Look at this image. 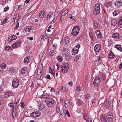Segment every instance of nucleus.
I'll list each match as a JSON object with an SVG mask.
<instances>
[{"label": "nucleus", "instance_id": "1", "mask_svg": "<svg viewBox=\"0 0 122 122\" xmlns=\"http://www.w3.org/2000/svg\"><path fill=\"white\" fill-rule=\"evenodd\" d=\"M79 27L78 26H74L73 28L71 33V36L73 37L76 36L79 33Z\"/></svg>", "mask_w": 122, "mask_h": 122}, {"label": "nucleus", "instance_id": "2", "mask_svg": "<svg viewBox=\"0 0 122 122\" xmlns=\"http://www.w3.org/2000/svg\"><path fill=\"white\" fill-rule=\"evenodd\" d=\"M100 6L98 3H97L94 7L93 12L94 15H97L98 14L100 13Z\"/></svg>", "mask_w": 122, "mask_h": 122}, {"label": "nucleus", "instance_id": "3", "mask_svg": "<svg viewBox=\"0 0 122 122\" xmlns=\"http://www.w3.org/2000/svg\"><path fill=\"white\" fill-rule=\"evenodd\" d=\"M48 100L46 101V103L48 106L51 107L55 103L54 100L52 98H49Z\"/></svg>", "mask_w": 122, "mask_h": 122}, {"label": "nucleus", "instance_id": "4", "mask_svg": "<svg viewBox=\"0 0 122 122\" xmlns=\"http://www.w3.org/2000/svg\"><path fill=\"white\" fill-rule=\"evenodd\" d=\"M100 82L101 80L99 77L97 76L94 80L93 85L95 86H97L99 85Z\"/></svg>", "mask_w": 122, "mask_h": 122}, {"label": "nucleus", "instance_id": "5", "mask_svg": "<svg viewBox=\"0 0 122 122\" xmlns=\"http://www.w3.org/2000/svg\"><path fill=\"white\" fill-rule=\"evenodd\" d=\"M80 47V45L78 44L75 46L73 49L72 53V55H74L75 54H77L78 52V49Z\"/></svg>", "mask_w": 122, "mask_h": 122}, {"label": "nucleus", "instance_id": "6", "mask_svg": "<svg viewBox=\"0 0 122 122\" xmlns=\"http://www.w3.org/2000/svg\"><path fill=\"white\" fill-rule=\"evenodd\" d=\"M19 85V81L18 79H14L12 82V86L15 88H17Z\"/></svg>", "mask_w": 122, "mask_h": 122}, {"label": "nucleus", "instance_id": "7", "mask_svg": "<svg viewBox=\"0 0 122 122\" xmlns=\"http://www.w3.org/2000/svg\"><path fill=\"white\" fill-rule=\"evenodd\" d=\"M40 115L41 113H40V112L38 111H36L32 112L30 115V116L31 117L36 118L40 116Z\"/></svg>", "mask_w": 122, "mask_h": 122}, {"label": "nucleus", "instance_id": "8", "mask_svg": "<svg viewBox=\"0 0 122 122\" xmlns=\"http://www.w3.org/2000/svg\"><path fill=\"white\" fill-rule=\"evenodd\" d=\"M62 54L65 56V59L67 61H71V57L69 55H67V51L66 50H63L62 52Z\"/></svg>", "mask_w": 122, "mask_h": 122}, {"label": "nucleus", "instance_id": "9", "mask_svg": "<svg viewBox=\"0 0 122 122\" xmlns=\"http://www.w3.org/2000/svg\"><path fill=\"white\" fill-rule=\"evenodd\" d=\"M13 19L14 22L15 23L18 22L20 19L19 15L18 13H17L15 14L14 15Z\"/></svg>", "mask_w": 122, "mask_h": 122}, {"label": "nucleus", "instance_id": "10", "mask_svg": "<svg viewBox=\"0 0 122 122\" xmlns=\"http://www.w3.org/2000/svg\"><path fill=\"white\" fill-rule=\"evenodd\" d=\"M41 75L42 73L41 69H38L37 72V79L38 80H41Z\"/></svg>", "mask_w": 122, "mask_h": 122}, {"label": "nucleus", "instance_id": "11", "mask_svg": "<svg viewBox=\"0 0 122 122\" xmlns=\"http://www.w3.org/2000/svg\"><path fill=\"white\" fill-rule=\"evenodd\" d=\"M107 121L108 122H112L113 121V117L112 114H108L107 117Z\"/></svg>", "mask_w": 122, "mask_h": 122}, {"label": "nucleus", "instance_id": "12", "mask_svg": "<svg viewBox=\"0 0 122 122\" xmlns=\"http://www.w3.org/2000/svg\"><path fill=\"white\" fill-rule=\"evenodd\" d=\"M46 11L45 10H43L40 12L39 14V17L40 18H43L44 17V15H46Z\"/></svg>", "mask_w": 122, "mask_h": 122}, {"label": "nucleus", "instance_id": "13", "mask_svg": "<svg viewBox=\"0 0 122 122\" xmlns=\"http://www.w3.org/2000/svg\"><path fill=\"white\" fill-rule=\"evenodd\" d=\"M20 46V42H16L13 43L11 46L13 49L16 48Z\"/></svg>", "mask_w": 122, "mask_h": 122}, {"label": "nucleus", "instance_id": "14", "mask_svg": "<svg viewBox=\"0 0 122 122\" xmlns=\"http://www.w3.org/2000/svg\"><path fill=\"white\" fill-rule=\"evenodd\" d=\"M17 36L15 35H13L12 36H9L8 38V41L9 42L11 41L15 40L17 38Z\"/></svg>", "mask_w": 122, "mask_h": 122}, {"label": "nucleus", "instance_id": "15", "mask_svg": "<svg viewBox=\"0 0 122 122\" xmlns=\"http://www.w3.org/2000/svg\"><path fill=\"white\" fill-rule=\"evenodd\" d=\"M101 45L99 44L96 45L94 48V50L96 52H99L100 50Z\"/></svg>", "mask_w": 122, "mask_h": 122}, {"label": "nucleus", "instance_id": "16", "mask_svg": "<svg viewBox=\"0 0 122 122\" xmlns=\"http://www.w3.org/2000/svg\"><path fill=\"white\" fill-rule=\"evenodd\" d=\"M114 4L116 7L118 8L122 6V2L117 1L115 2Z\"/></svg>", "mask_w": 122, "mask_h": 122}, {"label": "nucleus", "instance_id": "17", "mask_svg": "<svg viewBox=\"0 0 122 122\" xmlns=\"http://www.w3.org/2000/svg\"><path fill=\"white\" fill-rule=\"evenodd\" d=\"M96 34L97 35V37L99 38H102V37L101 33L100 31L99 30H97L95 31Z\"/></svg>", "mask_w": 122, "mask_h": 122}, {"label": "nucleus", "instance_id": "18", "mask_svg": "<svg viewBox=\"0 0 122 122\" xmlns=\"http://www.w3.org/2000/svg\"><path fill=\"white\" fill-rule=\"evenodd\" d=\"M111 25L113 27H115L117 23V21L115 19H112L111 20Z\"/></svg>", "mask_w": 122, "mask_h": 122}, {"label": "nucleus", "instance_id": "19", "mask_svg": "<svg viewBox=\"0 0 122 122\" xmlns=\"http://www.w3.org/2000/svg\"><path fill=\"white\" fill-rule=\"evenodd\" d=\"M111 103L109 101H105L104 103V105L105 106L104 107L106 108H107L110 106Z\"/></svg>", "mask_w": 122, "mask_h": 122}, {"label": "nucleus", "instance_id": "20", "mask_svg": "<svg viewBox=\"0 0 122 122\" xmlns=\"http://www.w3.org/2000/svg\"><path fill=\"white\" fill-rule=\"evenodd\" d=\"M14 69L12 67H10L8 68V71L9 72V73L11 75H13L14 73Z\"/></svg>", "mask_w": 122, "mask_h": 122}, {"label": "nucleus", "instance_id": "21", "mask_svg": "<svg viewBox=\"0 0 122 122\" xmlns=\"http://www.w3.org/2000/svg\"><path fill=\"white\" fill-rule=\"evenodd\" d=\"M83 118L87 122H90L89 120H90L89 116L87 114H85L83 115Z\"/></svg>", "mask_w": 122, "mask_h": 122}, {"label": "nucleus", "instance_id": "22", "mask_svg": "<svg viewBox=\"0 0 122 122\" xmlns=\"http://www.w3.org/2000/svg\"><path fill=\"white\" fill-rule=\"evenodd\" d=\"M119 35L117 33H114L112 34V37L114 38L118 39L119 38Z\"/></svg>", "mask_w": 122, "mask_h": 122}, {"label": "nucleus", "instance_id": "23", "mask_svg": "<svg viewBox=\"0 0 122 122\" xmlns=\"http://www.w3.org/2000/svg\"><path fill=\"white\" fill-rule=\"evenodd\" d=\"M108 57L110 59L113 58L114 57L115 55L112 51H110L109 53Z\"/></svg>", "mask_w": 122, "mask_h": 122}, {"label": "nucleus", "instance_id": "24", "mask_svg": "<svg viewBox=\"0 0 122 122\" xmlns=\"http://www.w3.org/2000/svg\"><path fill=\"white\" fill-rule=\"evenodd\" d=\"M30 61L29 56L26 57L24 59V62L26 63H28Z\"/></svg>", "mask_w": 122, "mask_h": 122}, {"label": "nucleus", "instance_id": "25", "mask_svg": "<svg viewBox=\"0 0 122 122\" xmlns=\"http://www.w3.org/2000/svg\"><path fill=\"white\" fill-rule=\"evenodd\" d=\"M69 69L67 68H66L65 67L62 66L61 68V71L62 73L63 74H65L67 72Z\"/></svg>", "mask_w": 122, "mask_h": 122}, {"label": "nucleus", "instance_id": "26", "mask_svg": "<svg viewBox=\"0 0 122 122\" xmlns=\"http://www.w3.org/2000/svg\"><path fill=\"white\" fill-rule=\"evenodd\" d=\"M93 24L94 26L96 28H97L100 26L99 24L96 21H93Z\"/></svg>", "mask_w": 122, "mask_h": 122}, {"label": "nucleus", "instance_id": "27", "mask_svg": "<svg viewBox=\"0 0 122 122\" xmlns=\"http://www.w3.org/2000/svg\"><path fill=\"white\" fill-rule=\"evenodd\" d=\"M27 68L26 67H24L22 68L20 72L22 74H25L27 71Z\"/></svg>", "mask_w": 122, "mask_h": 122}, {"label": "nucleus", "instance_id": "28", "mask_svg": "<svg viewBox=\"0 0 122 122\" xmlns=\"http://www.w3.org/2000/svg\"><path fill=\"white\" fill-rule=\"evenodd\" d=\"M32 30V28L30 26H26L25 27V31L26 32H30Z\"/></svg>", "mask_w": 122, "mask_h": 122}, {"label": "nucleus", "instance_id": "29", "mask_svg": "<svg viewBox=\"0 0 122 122\" xmlns=\"http://www.w3.org/2000/svg\"><path fill=\"white\" fill-rule=\"evenodd\" d=\"M11 96V94L10 92H7L5 93L4 95V97L6 98H7L10 96Z\"/></svg>", "mask_w": 122, "mask_h": 122}, {"label": "nucleus", "instance_id": "30", "mask_svg": "<svg viewBox=\"0 0 122 122\" xmlns=\"http://www.w3.org/2000/svg\"><path fill=\"white\" fill-rule=\"evenodd\" d=\"M49 71L50 72L51 74L54 76L55 75V71H54L53 69H51V67L49 68Z\"/></svg>", "mask_w": 122, "mask_h": 122}, {"label": "nucleus", "instance_id": "31", "mask_svg": "<svg viewBox=\"0 0 122 122\" xmlns=\"http://www.w3.org/2000/svg\"><path fill=\"white\" fill-rule=\"evenodd\" d=\"M48 97H49L48 95L46 94H43L41 97V98H43L44 99L47 98L48 99L49 98Z\"/></svg>", "mask_w": 122, "mask_h": 122}, {"label": "nucleus", "instance_id": "32", "mask_svg": "<svg viewBox=\"0 0 122 122\" xmlns=\"http://www.w3.org/2000/svg\"><path fill=\"white\" fill-rule=\"evenodd\" d=\"M115 47L116 48L117 50L122 51V48L121 47V45H117L115 46Z\"/></svg>", "mask_w": 122, "mask_h": 122}, {"label": "nucleus", "instance_id": "33", "mask_svg": "<svg viewBox=\"0 0 122 122\" xmlns=\"http://www.w3.org/2000/svg\"><path fill=\"white\" fill-rule=\"evenodd\" d=\"M69 40L70 39L68 37H64V42L66 44H67L69 42Z\"/></svg>", "mask_w": 122, "mask_h": 122}, {"label": "nucleus", "instance_id": "34", "mask_svg": "<svg viewBox=\"0 0 122 122\" xmlns=\"http://www.w3.org/2000/svg\"><path fill=\"white\" fill-rule=\"evenodd\" d=\"M105 6L107 7H111L112 6V3L111 2H109L106 3L105 4Z\"/></svg>", "mask_w": 122, "mask_h": 122}, {"label": "nucleus", "instance_id": "35", "mask_svg": "<svg viewBox=\"0 0 122 122\" xmlns=\"http://www.w3.org/2000/svg\"><path fill=\"white\" fill-rule=\"evenodd\" d=\"M66 111L64 110H63L61 112L60 114L62 116H64L66 115Z\"/></svg>", "mask_w": 122, "mask_h": 122}, {"label": "nucleus", "instance_id": "36", "mask_svg": "<svg viewBox=\"0 0 122 122\" xmlns=\"http://www.w3.org/2000/svg\"><path fill=\"white\" fill-rule=\"evenodd\" d=\"M77 102L78 104L79 105H82L83 104V102L81 100L79 99H76Z\"/></svg>", "mask_w": 122, "mask_h": 122}, {"label": "nucleus", "instance_id": "37", "mask_svg": "<svg viewBox=\"0 0 122 122\" xmlns=\"http://www.w3.org/2000/svg\"><path fill=\"white\" fill-rule=\"evenodd\" d=\"M58 61L59 62H62L63 61L62 58L61 56H58L56 57Z\"/></svg>", "mask_w": 122, "mask_h": 122}, {"label": "nucleus", "instance_id": "38", "mask_svg": "<svg viewBox=\"0 0 122 122\" xmlns=\"http://www.w3.org/2000/svg\"><path fill=\"white\" fill-rule=\"evenodd\" d=\"M53 14L52 13H50L47 16V18L48 20H50L51 17L52 16Z\"/></svg>", "mask_w": 122, "mask_h": 122}, {"label": "nucleus", "instance_id": "39", "mask_svg": "<svg viewBox=\"0 0 122 122\" xmlns=\"http://www.w3.org/2000/svg\"><path fill=\"white\" fill-rule=\"evenodd\" d=\"M5 51H12L13 50L10 46H6L5 47Z\"/></svg>", "mask_w": 122, "mask_h": 122}, {"label": "nucleus", "instance_id": "40", "mask_svg": "<svg viewBox=\"0 0 122 122\" xmlns=\"http://www.w3.org/2000/svg\"><path fill=\"white\" fill-rule=\"evenodd\" d=\"M68 10H66L63 12L61 14V17L63 16H65L66 14L68 13Z\"/></svg>", "mask_w": 122, "mask_h": 122}, {"label": "nucleus", "instance_id": "41", "mask_svg": "<svg viewBox=\"0 0 122 122\" xmlns=\"http://www.w3.org/2000/svg\"><path fill=\"white\" fill-rule=\"evenodd\" d=\"M100 119L101 121H103L106 122H107V120L105 119L104 116H101L100 117Z\"/></svg>", "mask_w": 122, "mask_h": 122}, {"label": "nucleus", "instance_id": "42", "mask_svg": "<svg viewBox=\"0 0 122 122\" xmlns=\"http://www.w3.org/2000/svg\"><path fill=\"white\" fill-rule=\"evenodd\" d=\"M17 113V112L16 111H13L12 112V115L14 118L15 117H16Z\"/></svg>", "mask_w": 122, "mask_h": 122}, {"label": "nucleus", "instance_id": "43", "mask_svg": "<svg viewBox=\"0 0 122 122\" xmlns=\"http://www.w3.org/2000/svg\"><path fill=\"white\" fill-rule=\"evenodd\" d=\"M76 89L77 91H80L82 89V88L79 86H78L76 87Z\"/></svg>", "mask_w": 122, "mask_h": 122}, {"label": "nucleus", "instance_id": "44", "mask_svg": "<svg viewBox=\"0 0 122 122\" xmlns=\"http://www.w3.org/2000/svg\"><path fill=\"white\" fill-rule=\"evenodd\" d=\"M45 106L43 105H41L38 106V109L41 110L43 109L44 108Z\"/></svg>", "mask_w": 122, "mask_h": 122}, {"label": "nucleus", "instance_id": "45", "mask_svg": "<svg viewBox=\"0 0 122 122\" xmlns=\"http://www.w3.org/2000/svg\"><path fill=\"white\" fill-rule=\"evenodd\" d=\"M8 2V0H2L1 2V4L3 5H5Z\"/></svg>", "mask_w": 122, "mask_h": 122}, {"label": "nucleus", "instance_id": "46", "mask_svg": "<svg viewBox=\"0 0 122 122\" xmlns=\"http://www.w3.org/2000/svg\"><path fill=\"white\" fill-rule=\"evenodd\" d=\"M65 86L64 85H62V90L61 92H63L64 93L66 91V87H65Z\"/></svg>", "mask_w": 122, "mask_h": 122}, {"label": "nucleus", "instance_id": "47", "mask_svg": "<svg viewBox=\"0 0 122 122\" xmlns=\"http://www.w3.org/2000/svg\"><path fill=\"white\" fill-rule=\"evenodd\" d=\"M0 66L3 69H5V68L6 67V65L5 64H2L0 65Z\"/></svg>", "mask_w": 122, "mask_h": 122}, {"label": "nucleus", "instance_id": "48", "mask_svg": "<svg viewBox=\"0 0 122 122\" xmlns=\"http://www.w3.org/2000/svg\"><path fill=\"white\" fill-rule=\"evenodd\" d=\"M69 64L67 63H65L64 65L63 66H62L63 67H65L66 68H67L69 69Z\"/></svg>", "mask_w": 122, "mask_h": 122}, {"label": "nucleus", "instance_id": "49", "mask_svg": "<svg viewBox=\"0 0 122 122\" xmlns=\"http://www.w3.org/2000/svg\"><path fill=\"white\" fill-rule=\"evenodd\" d=\"M65 105H70V102L69 100L67 99L66 100L65 102Z\"/></svg>", "mask_w": 122, "mask_h": 122}, {"label": "nucleus", "instance_id": "50", "mask_svg": "<svg viewBox=\"0 0 122 122\" xmlns=\"http://www.w3.org/2000/svg\"><path fill=\"white\" fill-rule=\"evenodd\" d=\"M90 97V95L88 94H85L84 96L85 98L86 99H89Z\"/></svg>", "mask_w": 122, "mask_h": 122}, {"label": "nucleus", "instance_id": "51", "mask_svg": "<svg viewBox=\"0 0 122 122\" xmlns=\"http://www.w3.org/2000/svg\"><path fill=\"white\" fill-rule=\"evenodd\" d=\"M89 35L90 36L91 38V39L93 41H94V40L93 38V34H92V33H89Z\"/></svg>", "mask_w": 122, "mask_h": 122}, {"label": "nucleus", "instance_id": "52", "mask_svg": "<svg viewBox=\"0 0 122 122\" xmlns=\"http://www.w3.org/2000/svg\"><path fill=\"white\" fill-rule=\"evenodd\" d=\"M118 24L119 25L122 26V20L120 19H119V22Z\"/></svg>", "mask_w": 122, "mask_h": 122}, {"label": "nucleus", "instance_id": "53", "mask_svg": "<svg viewBox=\"0 0 122 122\" xmlns=\"http://www.w3.org/2000/svg\"><path fill=\"white\" fill-rule=\"evenodd\" d=\"M8 106L10 107H14L13 103H10L9 104Z\"/></svg>", "mask_w": 122, "mask_h": 122}, {"label": "nucleus", "instance_id": "54", "mask_svg": "<svg viewBox=\"0 0 122 122\" xmlns=\"http://www.w3.org/2000/svg\"><path fill=\"white\" fill-rule=\"evenodd\" d=\"M69 18H70V19L73 20L74 21H76L75 19L73 18V16H72L70 14L69 15Z\"/></svg>", "mask_w": 122, "mask_h": 122}, {"label": "nucleus", "instance_id": "55", "mask_svg": "<svg viewBox=\"0 0 122 122\" xmlns=\"http://www.w3.org/2000/svg\"><path fill=\"white\" fill-rule=\"evenodd\" d=\"M108 42V46H111L112 43V41L111 40H109Z\"/></svg>", "mask_w": 122, "mask_h": 122}, {"label": "nucleus", "instance_id": "56", "mask_svg": "<svg viewBox=\"0 0 122 122\" xmlns=\"http://www.w3.org/2000/svg\"><path fill=\"white\" fill-rule=\"evenodd\" d=\"M9 9V7L8 6H7L4 8V11L5 12H6Z\"/></svg>", "mask_w": 122, "mask_h": 122}, {"label": "nucleus", "instance_id": "57", "mask_svg": "<svg viewBox=\"0 0 122 122\" xmlns=\"http://www.w3.org/2000/svg\"><path fill=\"white\" fill-rule=\"evenodd\" d=\"M83 36L81 35H80V36L79 37H78L77 38V39L78 40H79L81 39L82 38H83Z\"/></svg>", "mask_w": 122, "mask_h": 122}, {"label": "nucleus", "instance_id": "58", "mask_svg": "<svg viewBox=\"0 0 122 122\" xmlns=\"http://www.w3.org/2000/svg\"><path fill=\"white\" fill-rule=\"evenodd\" d=\"M102 58V56H99V57L98 58V62H101L102 61V60L101 59Z\"/></svg>", "mask_w": 122, "mask_h": 122}, {"label": "nucleus", "instance_id": "59", "mask_svg": "<svg viewBox=\"0 0 122 122\" xmlns=\"http://www.w3.org/2000/svg\"><path fill=\"white\" fill-rule=\"evenodd\" d=\"M54 52V51L53 50H52L49 53V54L50 55V56H52L53 55V53Z\"/></svg>", "mask_w": 122, "mask_h": 122}, {"label": "nucleus", "instance_id": "60", "mask_svg": "<svg viewBox=\"0 0 122 122\" xmlns=\"http://www.w3.org/2000/svg\"><path fill=\"white\" fill-rule=\"evenodd\" d=\"M57 20V17H55L53 20L52 21L51 23H54Z\"/></svg>", "mask_w": 122, "mask_h": 122}, {"label": "nucleus", "instance_id": "61", "mask_svg": "<svg viewBox=\"0 0 122 122\" xmlns=\"http://www.w3.org/2000/svg\"><path fill=\"white\" fill-rule=\"evenodd\" d=\"M25 104L24 102H22L21 103V104L20 105V107L22 108H24L25 107Z\"/></svg>", "mask_w": 122, "mask_h": 122}, {"label": "nucleus", "instance_id": "62", "mask_svg": "<svg viewBox=\"0 0 122 122\" xmlns=\"http://www.w3.org/2000/svg\"><path fill=\"white\" fill-rule=\"evenodd\" d=\"M113 14L114 16H116L118 14V13L117 11H115L113 13Z\"/></svg>", "mask_w": 122, "mask_h": 122}, {"label": "nucleus", "instance_id": "63", "mask_svg": "<svg viewBox=\"0 0 122 122\" xmlns=\"http://www.w3.org/2000/svg\"><path fill=\"white\" fill-rule=\"evenodd\" d=\"M81 57L80 54L77 55L76 57L77 60H79L80 58Z\"/></svg>", "mask_w": 122, "mask_h": 122}, {"label": "nucleus", "instance_id": "64", "mask_svg": "<svg viewBox=\"0 0 122 122\" xmlns=\"http://www.w3.org/2000/svg\"><path fill=\"white\" fill-rule=\"evenodd\" d=\"M19 23L18 22L17 23L16 26L14 28L15 29H17L19 27Z\"/></svg>", "mask_w": 122, "mask_h": 122}]
</instances>
